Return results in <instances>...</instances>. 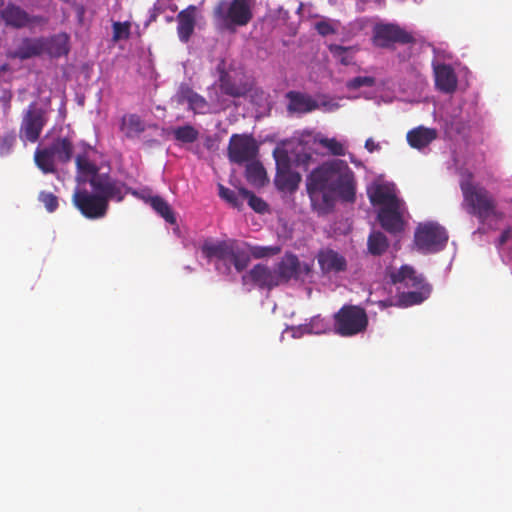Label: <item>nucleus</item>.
Instances as JSON below:
<instances>
[{
  "instance_id": "32",
  "label": "nucleus",
  "mask_w": 512,
  "mask_h": 512,
  "mask_svg": "<svg viewBox=\"0 0 512 512\" xmlns=\"http://www.w3.org/2000/svg\"><path fill=\"white\" fill-rule=\"evenodd\" d=\"M314 142L325 148L330 155L345 156L346 146L336 138H328L323 135H317Z\"/></svg>"
},
{
  "instance_id": "21",
  "label": "nucleus",
  "mask_w": 512,
  "mask_h": 512,
  "mask_svg": "<svg viewBox=\"0 0 512 512\" xmlns=\"http://www.w3.org/2000/svg\"><path fill=\"white\" fill-rule=\"evenodd\" d=\"M367 194L372 205L390 207L402 202L394 190L385 184H375L368 188Z\"/></svg>"
},
{
  "instance_id": "46",
  "label": "nucleus",
  "mask_w": 512,
  "mask_h": 512,
  "mask_svg": "<svg viewBox=\"0 0 512 512\" xmlns=\"http://www.w3.org/2000/svg\"><path fill=\"white\" fill-rule=\"evenodd\" d=\"M365 148L369 151V152H373L375 150H378L380 148L379 144L376 143L372 138H368L366 141H365Z\"/></svg>"
},
{
  "instance_id": "39",
  "label": "nucleus",
  "mask_w": 512,
  "mask_h": 512,
  "mask_svg": "<svg viewBox=\"0 0 512 512\" xmlns=\"http://www.w3.org/2000/svg\"><path fill=\"white\" fill-rule=\"evenodd\" d=\"M273 157L276 162V171L291 169V159L287 150L277 147L273 151Z\"/></svg>"
},
{
  "instance_id": "27",
  "label": "nucleus",
  "mask_w": 512,
  "mask_h": 512,
  "mask_svg": "<svg viewBox=\"0 0 512 512\" xmlns=\"http://www.w3.org/2000/svg\"><path fill=\"white\" fill-rule=\"evenodd\" d=\"M52 57H61L67 55L69 52L68 36L66 34H59L45 40V51Z\"/></svg>"
},
{
  "instance_id": "40",
  "label": "nucleus",
  "mask_w": 512,
  "mask_h": 512,
  "mask_svg": "<svg viewBox=\"0 0 512 512\" xmlns=\"http://www.w3.org/2000/svg\"><path fill=\"white\" fill-rule=\"evenodd\" d=\"M375 85V78L371 76H358L350 79L346 87L350 90H356L361 87H372Z\"/></svg>"
},
{
  "instance_id": "50",
  "label": "nucleus",
  "mask_w": 512,
  "mask_h": 512,
  "mask_svg": "<svg viewBox=\"0 0 512 512\" xmlns=\"http://www.w3.org/2000/svg\"><path fill=\"white\" fill-rule=\"evenodd\" d=\"M4 0H0V6H3Z\"/></svg>"
},
{
  "instance_id": "13",
  "label": "nucleus",
  "mask_w": 512,
  "mask_h": 512,
  "mask_svg": "<svg viewBox=\"0 0 512 512\" xmlns=\"http://www.w3.org/2000/svg\"><path fill=\"white\" fill-rule=\"evenodd\" d=\"M92 190L105 198L109 204L110 200L121 202L127 194L126 185L108 174H98L89 179Z\"/></svg>"
},
{
  "instance_id": "11",
  "label": "nucleus",
  "mask_w": 512,
  "mask_h": 512,
  "mask_svg": "<svg viewBox=\"0 0 512 512\" xmlns=\"http://www.w3.org/2000/svg\"><path fill=\"white\" fill-rule=\"evenodd\" d=\"M259 146L251 135L233 134L227 148L230 162L235 164L248 163L256 159Z\"/></svg>"
},
{
  "instance_id": "16",
  "label": "nucleus",
  "mask_w": 512,
  "mask_h": 512,
  "mask_svg": "<svg viewBox=\"0 0 512 512\" xmlns=\"http://www.w3.org/2000/svg\"><path fill=\"white\" fill-rule=\"evenodd\" d=\"M316 259L323 274L340 273L347 269L345 257L333 249H321Z\"/></svg>"
},
{
  "instance_id": "48",
  "label": "nucleus",
  "mask_w": 512,
  "mask_h": 512,
  "mask_svg": "<svg viewBox=\"0 0 512 512\" xmlns=\"http://www.w3.org/2000/svg\"><path fill=\"white\" fill-rule=\"evenodd\" d=\"M312 159V156L308 153H304L303 155L298 156V162H302L304 165L308 164Z\"/></svg>"
},
{
  "instance_id": "35",
  "label": "nucleus",
  "mask_w": 512,
  "mask_h": 512,
  "mask_svg": "<svg viewBox=\"0 0 512 512\" xmlns=\"http://www.w3.org/2000/svg\"><path fill=\"white\" fill-rule=\"evenodd\" d=\"M388 248L387 237L382 232H373L368 237V250L372 255H381Z\"/></svg>"
},
{
  "instance_id": "34",
  "label": "nucleus",
  "mask_w": 512,
  "mask_h": 512,
  "mask_svg": "<svg viewBox=\"0 0 512 512\" xmlns=\"http://www.w3.org/2000/svg\"><path fill=\"white\" fill-rule=\"evenodd\" d=\"M151 207L160 214L168 223L174 224L176 219L169 204L160 196H153L149 199Z\"/></svg>"
},
{
  "instance_id": "49",
  "label": "nucleus",
  "mask_w": 512,
  "mask_h": 512,
  "mask_svg": "<svg viewBox=\"0 0 512 512\" xmlns=\"http://www.w3.org/2000/svg\"><path fill=\"white\" fill-rule=\"evenodd\" d=\"M150 19H151L152 21H155V20H156V14H152V15H151V17H150Z\"/></svg>"
},
{
  "instance_id": "1",
  "label": "nucleus",
  "mask_w": 512,
  "mask_h": 512,
  "mask_svg": "<svg viewBox=\"0 0 512 512\" xmlns=\"http://www.w3.org/2000/svg\"><path fill=\"white\" fill-rule=\"evenodd\" d=\"M306 190L313 210L327 215L333 211L336 197L347 203L356 200L355 174L346 161L329 160L310 172Z\"/></svg>"
},
{
  "instance_id": "28",
  "label": "nucleus",
  "mask_w": 512,
  "mask_h": 512,
  "mask_svg": "<svg viewBox=\"0 0 512 512\" xmlns=\"http://www.w3.org/2000/svg\"><path fill=\"white\" fill-rule=\"evenodd\" d=\"M245 176L247 181L254 186H264L267 181L264 166L255 159L247 163Z\"/></svg>"
},
{
  "instance_id": "17",
  "label": "nucleus",
  "mask_w": 512,
  "mask_h": 512,
  "mask_svg": "<svg viewBox=\"0 0 512 512\" xmlns=\"http://www.w3.org/2000/svg\"><path fill=\"white\" fill-rule=\"evenodd\" d=\"M0 18L6 26L21 29L34 23V17L15 3L9 2L1 11Z\"/></svg>"
},
{
  "instance_id": "6",
  "label": "nucleus",
  "mask_w": 512,
  "mask_h": 512,
  "mask_svg": "<svg viewBox=\"0 0 512 512\" xmlns=\"http://www.w3.org/2000/svg\"><path fill=\"white\" fill-rule=\"evenodd\" d=\"M73 151L74 143L70 135L57 136L48 147L36 149L34 160L44 174H53L57 172L55 161L62 164L70 162Z\"/></svg>"
},
{
  "instance_id": "24",
  "label": "nucleus",
  "mask_w": 512,
  "mask_h": 512,
  "mask_svg": "<svg viewBox=\"0 0 512 512\" xmlns=\"http://www.w3.org/2000/svg\"><path fill=\"white\" fill-rule=\"evenodd\" d=\"M286 97L289 100L287 110L290 113H308L318 108V103L304 93L289 91Z\"/></svg>"
},
{
  "instance_id": "10",
  "label": "nucleus",
  "mask_w": 512,
  "mask_h": 512,
  "mask_svg": "<svg viewBox=\"0 0 512 512\" xmlns=\"http://www.w3.org/2000/svg\"><path fill=\"white\" fill-rule=\"evenodd\" d=\"M47 123L46 111L35 102L29 104L24 112L19 128V136L23 141L35 143L38 141Z\"/></svg>"
},
{
  "instance_id": "15",
  "label": "nucleus",
  "mask_w": 512,
  "mask_h": 512,
  "mask_svg": "<svg viewBox=\"0 0 512 512\" xmlns=\"http://www.w3.org/2000/svg\"><path fill=\"white\" fill-rule=\"evenodd\" d=\"M404 203L400 202L390 207H381L378 212V220L383 229L387 232L395 234L404 229L402 219V207Z\"/></svg>"
},
{
  "instance_id": "41",
  "label": "nucleus",
  "mask_w": 512,
  "mask_h": 512,
  "mask_svg": "<svg viewBox=\"0 0 512 512\" xmlns=\"http://www.w3.org/2000/svg\"><path fill=\"white\" fill-rule=\"evenodd\" d=\"M38 199L50 213L58 208V198L51 192L41 191Z\"/></svg>"
},
{
  "instance_id": "47",
  "label": "nucleus",
  "mask_w": 512,
  "mask_h": 512,
  "mask_svg": "<svg viewBox=\"0 0 512 512\" xmlns=\"http://www.w3.org/2000/svg\"><path fill=\"white\" fill-rule=\"evenodd\" d=\"M113 30H114V37L119 38L122 31L124 30V25L120 22H115L113 24Z\"/></svg>"
},
{
  "instance_id": "18",
  "label": "nucleus",
  "mask_w": 512,
  "mask_h": 512,
  "mask_svg": "<svg viewBox=\"0 0 512 512\" xmlns=\"http://www.w3.org/2000/svg\"><path fill=\"white\" fill-rule=\"evenodd\" d=\"M198 9L195 5H189L177 15V34L181 42L187 43L196 26Z\"/></svg>"
},
{
  "instance_id": "8",
  "label": "nucleus",
  "mask_w": 512,
  "mask_h": 512,
  "mask_svg": "<svg viewBox=\"0 0 512 512\" xmlns=\"http://www.w3.org/2000/svg\"><path fill=\"white\" fill-rule=\"evenodd\" d=\"M448 241L446 229L436 222L420 223L414 233V244L424 254L443 250Z\"/></svg>"
},
{
  "instance_id": "2",
  "label": "nucleus",
  "mask_w": 512,
  "mask_h": 512,
  "mask_svg": "<svg viewBox=\"0 0 512 512\" xmlns=\"http://www.w3.org/2000/svg\"><path fill=\"white\" fill-rule=\"evenodd\" d=\"M200 249L203 257L213 262L216 271L222 275H229L232 266L240 273L250 261L248 252L238 240L232 238L217 241L206 239Z\"/></svg>"
},
{
  "instance_id": "5",
  "label": "nucleus",
  "mask_w": 512,
  "mask_h": 512,
  "mask_svg": "<svg viewBox=\"0 0 512 512\" xmlns=\"http://www.w3.org/2000/svg\"><path fill=\"white\" fill-rule=\"evenodd\" d=\"M255 0H219L213 8V17L222 28L235 31L253 19Z\"/></svg>"
},
{
  "instance_id": "33",
  "label": "nucleus",
  "mask_w": 512,
  "mask_h": 512,
  "mask_svg": "<svg viewBox=\"0 0 512 512\" xmlns=\"http://www.w3.org/2000/svg\"><path fill=\"white\" fill-rule=\"evenodd\" d=\"M331 54L343 65H350L354 62V55L357 51L354 47H344L337 44L329 46Z\"/></svg>"
},
{
  "instance_id": "42",
  "label": "nucleus",
  "mask_w": 512,
  "mask_h": 512,
  "mask_svg": "<svg viewBox=\"0 0 512 512\" xmlns=\"http://www.w3.org/2000/svg\"><path fill=\"white\" fill-rule=\"evenodd\" d=\"M315 29L321 36H328L336 32L334 27L327 21L317 22L315 24Z\"/></svg>"
},
{
  "instance_id": "12",
  "label": "nucleus",
  "mask_w": 512,
  "mask_h": 512,
  "mask_svg": "<svg viewBox=\"0 0 512 512\" xmlns=\"http://www.w3.org/2000/svg\"><path fill=\"white\" fill-rule=\"evenodd\" d=\"M73 203L83 216L99 219L106 215L109 204L101 195L90 193L85 189L77 190L73 195Z\"/></svg>"
},
{
  "instance_id": "29",
  "label": "nucleus",
  "mask_w": 512,
  "mask_h": 512,
  "mask_svg": "<svg viewBox=\"0 0 512 512\" xmlns=\"http://www.w3.org/2000/svg\"><path fill=\"white\" fill-rule=\"evenodd\" d=\"M121 130L127 138H135L145 131V124L136 114L122 118Z\"/></svg>"
},
{
  "instance_id": "26",
  "label": "nucleus",
  "mask_w": 512,
  "mask_h": 512,
  "mask_svg": "<svg viewBox=\"0 0 512 512\" xmlns=\"http://www.w3.org/2000/svg\"><path fill=\"white\" fill-rule=\"evenodd\" d=\"M301 182V175L298 172L289 170L276 171L274 183L279 191L294 192Z\"/></svg>"
},
{
  "instance_id": "22",
  "label": "nucleus",
  "mask_w": 512,
  "mask_h": 512,
  "mask_svg": "<svg viewBox=\"0 0 512 512\" xmlns=\"http://www.w3.org/2000/svg\"><path fill=\"white\" fill-rule=\"evenodd\" d=\"M435 85L444 93H453L457 88V76L454 69L447 64H439L434 67Z\"/></svg>"
},
{
  "instance_id": "14",
  "label": "nucleus",
  "mask_w": 512,
  "mask_h": 512,
  "mask_svg": "<svg viewBox=\"0 0 512 512\" xmlns=\"http://www.w3.org/2000/svg\"><path fill=\"white\" fill-rule=\"evenodd\" d=\"M309 272V265H302L298 257L292 253H286L275 268L279 285L292 279L297 280L302 273L308 274Z\"/></svg>"
},
{
  "instance_id": "36",
  "label": "nucleus",
  "mask_w": 512,
  "mask_h": 512,
  "mask_svg": "<svg viewBox=\"0 0 512 512\" xmlns=\"http://www.w3.org/2000/svg\"><path fill=\"white\" fill-rule=\"evenodd\" d=\"M239 194L243 200H247L248 205L257 213H265L268 211V204L260 197L246 188H240Z\"/></svg>"
},
{
  "instance_id": "23",
  "label": "nucleus",
  "mask_w": 512,
  "mask_h": 512,
  "mask_svg": "<svg viewBox=\"0 0 512 512\" xmlns=\"http://www.w3.org/2000/svg\"><path fill=\"white\" fill-rule=\"evenodd\" d=\"M437 136L438 133L435 128L418 126L407 132L406 139L412 148L421 150L429 146Z\"/></svg>"
},
{
  "instance_id": "20",
  "label": "nucleus",
  "mask_w": 512,
  "mask_h": 512,
  "mask_svg": "<svg viewBox=\"0 0 512 512\" xmlns=\"http://www.w3.org/2000/svg\"><path fill=\"white\" fill-rule=\"evenodd\" d=\"M177 102L179 104L188 103V108L195 114H205L209 110L207 100L196 93L192 88L186 84H182L177 92Z\"/></svg>"
},
{
  "instance_id": "19",
  "label": "nucleus",
  "mask_w": 512,
  "mask_h": 512,
  "mask_svg": "<svg viewBox=\"0 0 512 512\" xmlns=\"http://www.w3.org/2000/svg\"><path fill=\"white\" fill-rule=\"evenodd\" d=\"M249 279L259 288L272 289L279 285L275 270L263 264H256L247 275L243 276V281Z\"/></svg>"
},
{
  "instance_id": "31",
  "label": "nucleus",
  "mask_w": 512,
  "mask_h": 512,
  "mask_svg": "<svg viewBox=\"0 0 512 512\" xmlns=\"http://www.w3.org/2000/svg\"><path fill=\"white\" fill-rule=\"evenodd\" d=\"M75 164L77 168V172L79 174V178L82 181H88L89 179L94 177V175H98V167L96 164L91 162L86 154H79L75 158Z\"/></svg>"
},
{
  "instance_id": "38",
  "label": "nucleus",
  "mask_w": 512,
  "mask_h": 512,
  "mask_svg": "<svg viewBox=\"0 0 512 512\" xmlns=\"http://www.w3.org/2000/svg\"><path fill=\"white\" fill-rule=\"evenodd\" d=\"M219 196L221 199L225 200L234 208H241L243 205V199L241 198L239 192H235L229 188H226L222 184H218Z\"/></svg>"
},
{
  "instance_id": "37",
  "label": "nucleus",
  "mask_w": 512,
  "mask_h": 512,
  "mask_svg": "<svg viewBox=\"0 0 512 512\" xmlns=\"http://www.w3.org/2000/svg\"><path fill=\"white\" fill-rule=\"evenodd\" d=\"M173 134L175 139L182 143H193L199 137V132L192 125L177 127Z\"/></svg>"
},
{
  "instance_id": "44",
  "label": "nucleus",
  "mask_w": 512,
  "mask_h": 512,
  "mask_svg": "<svg viewBox=\"0 0 512 512\" xmlns=\"http://www.w3.org/2000/svg\"><path fill=\"white\" fill-rule=\"evenodd\" d=\"M15 141L16 137L14 134L4 136L2 139L1 149L6 147L7 151H9L15 144Z\"/></svg>"
},
{
  "instance_id": "43",
  "label": "nucleus",
  "mask_w": 512,
  "mask_h": 512,
  "mask_svg": "<svg viewBox=\"0 0 512 512\" xmlns=\"http://www.w3.org/2000/svg\"><path fill=\"white\" fill-rule=\"evenodd\" d=\"M278 251H279V248H277V247H255L252 250V254L255 258H263L270 254H276V253H278Z\"/></svg>"
},
{
  "instance_id": "30",
  "label": "nucleus",
  "mask_w": 512,
  "mask_h": 512,
  "mask_svg": "<svg viewBox=\"0 0 512 512\" xmlns=\"http://www.w3.org/2000/svg\"><path fill=\"white\" fill-rule=\"evenodd\" d=\"M219 87L222 93L234 98L241 97L246 93L245 87L237 84L225 71L220 73Z\"/></svg>"
},
{
  "instance_id": "45",
  "label": "nucleus",
  "mask_w": 512,
  "mask_h": 512,
  "mask_svg": "<svg viewBox=\"0 0 512 512\" xmlns=\"http://www.w3.org/2000/svg\"><path fill=\"white\" fill-rule=\"evenodd\" d=\"M511 238H512V229L511 228H507L499 236V238H498V245L499 246L504 245Z\"/></svg>"
},
{
  "instance_id": "25",
  "label": "nucleus",
  "mask_w": 512,
  "mask_h": 512,
  "mask_svg": "<svg viewBox=\"0 0 512 512\" xmlns=\"http://www.w3.org/2000/svg\"><path fill=\"white\" fill-rule=\"evenodd\" d=\"M45 51V39L24 38L13 53L14 58L26 60L41 55Z\"/></svg>"
},
{
  "instance_id": "4",
  "label": "nucleus",
  "mask_w": 512,
  "mask_h": 512,
  "mask_svg": "<svg viewBox=\"0 0 512 512\" xmlns=\"http://www.w3.org/2000/svg\"><path fill=\"white\" fill-rule=\"evenodd\" d=\"M389 278L390 282L394 285L402 284L404 287L415 289L399 294L398 303L402 307L422 303L429 297L432 290L430 284L426 283L424 278L421 275H417L413 267L408 265H403L398 270L390 271Z\"/></svg>"
},
{
  "instance_id": "3",
  "label": "nucleus",
  "mask_w": 512,
  "mask_h": 512,
  "mask_svg": "<svg viewBox=\"0 0 512 512\" xmlns=\"http://www.w3.org/2000/svg\"><path fill=\"white\" fill-rule=\"evenodd\" d=\"M461 191L465 211L476 217L481 225L495 229L491 222L503 218L495 197L485 187L471 182L461 183Z\"/></svg>"
},
{
  "instance_id": "7",
  "label": "nucleus",
  "mask_w": 512,
  "mask_h": 512,
  "mask_svg": "<svg viewBox=\"0 0 512 512\" xmlns=\"http://www.w3.org/2000/svg\"><path fill=\"white\" fill-rule=\"evenodd\" d=\"M368 326V316L364 308L356 305H344L334 315L335 332L343 337L362 333Z\"/></svg>"
},
{
  "instance_id": "9",
  "label": "nucleus",
  "mask_w": 512,
  "mask_h": 512,
  "mask_svg": "<svg viewBox=\"0 0 512 512\" xmlns=\"http://www.w3.org/2000/svg\"><path fill=\"white\" fill-rule=\"evenodd\" d=\"M372 44L381 49H393L396 44H414V35L397 23H376L372 28Z\"/></svg>"
}]
</instances>
